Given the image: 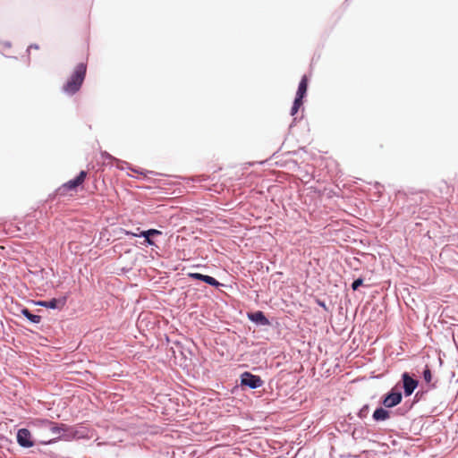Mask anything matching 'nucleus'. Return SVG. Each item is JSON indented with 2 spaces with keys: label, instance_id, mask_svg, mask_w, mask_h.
<instances>
[{
  "label": "nucleus",
  "instance_id": "1",
  "mask_svg": "<svg viewBox=\"0 0 458 458\" xmlns=\"http://www.w3.org/2000/svg\"><path fill=\"white\" fill-rule=\"evenodd\" d=\"M87 72V64L81 63L77 64L71 77L64 85L63 89L69 95H73L81 89Z\"/></svg>",
  "mask_w": 458,
  "mask_h": 458
},
{
  "label": "nucleus",
  "instance_id": "21",
  "mask_svg": "<svg viewBox=\"0 0 458 458\" xmlns=\"http://www.w3.org/2000/svg\"><path fill=\"white\" fill-rule=\"evenodd\" d=\"M31 48L38 49V46H36V45H35V46L31 45V46H30V47H29V51H30Z\"/></svg>",
  "mask_w": 458,
  "mask_h": 458
},
{
  "label": "nucleus",
  "instance_id": "11",
  "mask_svg": "<svg viewBox=\"0 0 458 458\" xmlns=\"http://www.w3.org/2000/svg\"><path fill=\"white\" fill-rule=\"evenodd\" d=\"M162 233L157 229H149L148 231H140V233H132V232H130V231H126L125 232V234L126 235H131V236H134V237H139V236H155V235H160Z\"/></svg>",
  "mask_w": 458,
  "mask_h": 458
},
{
  "label": "nucleus",
  "instance_id": "6",
  "mask_svg": "<svg viewBox=\"0 0 458 458\" xmlns=\"http://www.w3.org/2000/svg\"><path fill=\"white\" fill-rule=\"evenodd\" d=\"M402 401V394L401 392H396L394 390H392L384 399L383 404L387 407L391 408L398 403H400Z\"/></svg>",
  "mask_w": 458,
  "mask_h": 458
},
{
  "label": "nucleus",
  "instance_id": "16",
  "mask_svg": "<svg viewBox=\"0 0 458 458\" xmlns=\"http://www.w3.org/2000/svg\"><path fill=\"white\" fill-rule=\"evenodd\" d=\"M301 106H302V101L295 98L293 105L291 108V115H295Z\"/></svg>",
  "mask_w": 458,
  "mask_h": 458
},
{
  "label": "nucleus",
  "instance_id": "13",
  "mask_svg": "<svg viewBox=\"0 0 458 458\" xmlns=\"http://www.w3.org/2000/svg\"><path fill=\"white\" fill-rule=\"evenodd\" d=\"M47 428L54 434V435H60L62 432L66 431V426L64 424H61L60 426L55 424V422L51 421V425H48Z\"/></svg>",
  "mask_w": 458,
  "mask_h": 458
},
{
  "label": "nucleus",
  "instance_id": "14",
  "mask_svg": "<svg viewBox=\"0 0 458 458\" xmlns=\"http://www.w3.org/2000/svg\"><path fill=\"white\" fill-rule=\"evenodd\" d=\"M32 427L47 428L51 425V420L47 419H35L30 422Z\"/></svg>",
  "mask_w": 458,
  "mask_h": 458
},
{
  "label": "nucleus",
  "instance_id": "19",
  "mask_svg": "<svg viewBox=\"0 0 458 458\" xmlns=\"http://www.w3.org/2000/svg\"><path fill=\"white\" fill-rule=\"evenodd\" d=\"M363 284V279L362 278H358L356 280H354V282L352 283V288L353 291H356L358 290V288L362 285Z\"/></svg>",
  "mask_w": 458,
  "mask_h": 458
},
{
  "label": "nucleus",
  "instance_id": "8",
  "mask_svg": "<svg viewBox=\"0 0 458 458\" xmlns=\"http://www.w3.org/2000/svg\"><path fill=\"white\" fill-rule=\"evenodd\" d=\"M189 276L193 279L201 280L212 286L217 287L220 285V284L217 280H216L214 277L209 276L202 275L199 273H190Z\"/></svg>",
  "mask_w": 458,
  "mask_h": 458
},
{
  "label": "nucleus",
  "instance_id": "18",
  "mask_svg": "<svg viewBox=\"0 0 458 458\" xmlns=\"http://www.w3.org/2000/svg\"><path fill=\"white\" fill-rule=\"evenodd\" d=\"M423 377H424V380L427 382V383H429L432 379V374H431V371L428 368H426V369L424 370L423 372Z\"/></svg>",
  "mask_w": 458,
  "mask_h": 458
},
{
  "label": "nucleus",
  "instance_id": "15",
  "mask_svg": "<svg viewBox=\"0 0 458 458\" xmlns=\"http://www.w3.org/2000/svg\"><path fill=\"white\" fill-rule=\"evenodd\" d=\"M21 313L32 323L38 324L41 321L40 316L30 313V311L28 309H23L21 310Z\"/></svg>",
  "mask_w": 458,
  "mask_h": 458
},
{
  "label": "nucleus",
  "instance_id": "12",
  "mask_svg": "<svg viewBox=\"0 0 458 458\" xmlns=\"http://www.w3.org/2000/svg\"><path fill=\"white\" fill-rule=\"evenodd\" d=\"M388 418H389V412L383 408L377 409L373 413V419L375 420H385Z\"/></svg>",
  "mask_w": 458,
  "mask_h": 458
},
{
  "label": "nucleus",
  "instance_id": "4",
  "mask_svg": "<svg viewBox=\"0 0 458 458\" xmlns=\"http://www.w3.org/2000/svg\"><path fill=\"white\" fill-rule=\"evenodd\" d=\"M17 442L22 447H31L34 445V442L31 439V434L27 428H21L17 433Z\"/></svg>",
  "mask_w": 458,
  "mask_h": 458
},
{
  "label": "nucleus",
  "instance_id": "5",
  "mask_svg": "<svg viewBox=\"0 0 458 458\" xmlns=\"http://www.w3.org/2000/svg\"><path fill=\"white\" fill-rule=\"evenodd\" d=\"M404 394L410 396L418 386V381L410 377L408 373L403 374Z\"/></svg>",
  "mask_w": 458,
  "mask_h": 458
},
{
  "label": "nucleus",
  "instance_id": "3",
  "mask_svg": "<svg viewBox=\"0 0 458 458\" xmlns=\"http://www.w3.org/2000/svg\"><path fill=\"white\" fill-rule=\"evenodd\" d=\"M241 383L242 386H247L250 388L255 389L261 386L263 381L259 376L253 375L250 372H244L241 377Z\"/></svg>",
  "mask_w": 458,
  "mask_h": 458
},
{
  "label": "nucleus",
  "instance_id": "2",
  "mask_svg": "<svg viewBox=\"0 0 458 458\" xmlns=\"http://www.w3.org/2000/svg\"><path fill=\"white\" fill-rule=\"evenodd\" d=\"M87 174L86 171H81L76 178L70 180L60 186L57 190V193L61 196H65L69 191H75L77 187L81 186L85 182Z\"/></svg>",
  "mask_w": 458,
  "mask_h": 458
},
{
  "label": "nucleus",
  "instance_id": "20",
  "mask_svg": "<svg viewBox=\"0 0 458 458\" xmlns=\"http://www.w3.org/2000/svg\"><path fill=\"white\" fill-rule=\"evenodd\" d=\"M145 237V242L148 244V245H153L154 244V242L150 239V236H144Z\"/></svg>",
  "mask_w": 458,
  "mask_h": 458
},
{
  "label": "nucleus",
  "instance_id": "9",
  "mask_svg": "<svg viewBox=\"0 0 458 458\" xmlns=\"http://www.w3.org/2000/svg\"><path fill=\"white\" fill-rule=\"evenodd\" d=\"M307 89H308V78L306 75H304L299 83V87H298V90H297L295 98L302 101L304 96L307 93Z\"/></svg>",
  "mask_w": 458,
  "mask_h": 458
},
{
  "label": "nucleus",
  "instance_id": "17",
  "mask_svg": "<svg viewBox=\"0 0 458 458\" xmlns=\"http://www.w3.org/2000/svg\"><path fill=\"white\" fill-rule=\"evenodd\" d=\"M101 157H102L104 163L106 161L110 163V162L115 160V158L113 156H111L109 153H107L106 151L101 152Z\"/></svg>",
  "mask_w": 458,
  "mask_h": 458
},
{
  "label": "nucleus",
  "instance_id": "7",
  "mask_svg": "<svg viewBox=\"0 0 458 458\" xmlns=\"http://www.w3.org/2000/svg\"><path fill=\"white\" fill-rule=\"evenodd\" d=\"M38 305L48 309L62 310L66 304V297L60 299H51L50 301H41L38 302Z\"/></svg>",
  "mask_w": 458,
  "mask_h": 458
},
{
  "label": "nucleus",
  "instance_id": "10",
  "mask_svg": "<svg viewBox=\"0 0 458 458\" xmlns=\"http://www.w3.org/2000/svg\"><path fill=\"white\" fill-rule=\"evenodd\" d=\"M249 318L251 321H254L263 326L269 325V320L265 317L262 311H256L254 313L249 314Z\"/></svg>",
  "mask_w": 458,
  "mask_h": 458
}]
</instances>
